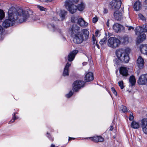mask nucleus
<instances>
[{"mask_svg":"<svg viewBox=\"0 0 147 147\" xmlns=\"http://www.w3.org/2000/svg\"><path fill=\"white\" fill-rule=\"evenodd\" d=\"M29 13L28 11L11 7L8 11V19L5 20L3 22V26L6 28L12 26L18 20H19L18 22L20 23L25 22L29 17Z\"/></svg>","mask_w":147,"mask_h":147,"instance_id":"f257e3e1","label":"nucleus"},{"mask_svg":"<svg viewBox=\"0 0 147 147\" xmlns=\"http://www.w3.org/2000/svg\"><path fill=\"white\" fill-rule=\"evenodd\" d=\"M69 33L73 38V41L75 43H82L84 38L82 33L80 32V27L76 24H74L70 28Z\"/></svg>","mask_w":147,"mask_h":147,"instance_id":"f03ea898","label":"nucleus"},{"mask_svg":"<svg viewBox=\"0 0 147 147\" xmlns=\"http://www.w3.org/2000/svg\"><path fill=\"white\" fill-rule=\"evenodd\" d=\"M130 51L129 48L125 50L118 49L116 50L115 53L118 59L122 62L128 63L129 60V54Z\"/></svg>","mask_w":147,"mask_h":147,"instance_id":"7ed1b4c3","label":"nucleus"},{"mask_svg":"<svg viewBox=\"0 0 147 147\" xmlns=\"http://www.w3.org/2000/svg\"><path fill=\"white\" fill-rule=\"evenodd\" d=\"M78 52V51L75 50L71 52L68 55V59L69 62L67 63L64 68L63 73V75L64 76H67L69 75V67L70 66L71 64V62H70L74 60L76 55Z\"/></svg>","mask_w":147,"mask_h":147,"instance_id":"20e7f679","label":"nucleus"},{"mask_svg":"<svg viewBox=\"0 0 147 147\" xmlns=\"http://www.w3.org/2000/svg\"><path fill=\"white\" fill-rule=\"evenodd\" d=\"M120 43V41L118 38L115 37H111L108 40L107 45L111 48H116L119 47Z\"/></svg>","mask_w":147,"mask_h":147,"instance_id":"39448f33","label":"nucleus"},{"mask_svg":"<svg viewBox=\"0 0 147 147\" xmlns=\"http://www.w3.org/2000/svg\"><path fill=\"white\" fill-rule=\"evenodd\" d=\"M65 5L66 9L71 13L73 14L76 12L77 6L74 5L71 1H66L65 2Z\"/></svg>","mask_w":147,"mask_h":147,"instance_id":"423d86ee","label":"nucleus"},{"mask_svg":"<svg viewBox=\"0 0 147 147\" xmlns=\"http://www.w3.org/2000/svg\"><path fill=\"white\" fill-rule=\"evenodd\" d=\"M71 21L73 22L77 23L80 26L84 27H86L88 25V23L86 22L82 18H80L77 19L74 17H72L71 19Z\"/></svg>","mask_w":147,"mask_h":147,"instance_id":"0eeeda50","label":"nucleus"},{"mask_svg":"<svg viewBox=\"0 0 147 147\" xmlns=\"http://www.w3.org/2000/svg\"><path fill=\"white\" fill-rule=\"evenodd\" d=\"M121 4V0H113L109 3L110 7L115 10L119 9Z\"/></svg>","mask_w":147,"mask_h":147,"instance_id":"6e6552de","label":"nucleus"},{"mask_svg":"<svg viewBox=\"0 0 147 147\" xmlns=\"http://www.w3.org/2000/svg\"><path fill=\"white\" fill-rule=\"evenodd\" d=\"M84 84V82L80 80H77L75 81L73 84V90L75 92L78 91L83 86Z\"/></svg>","mask_w":147,"mask_h":147,"instance_id":"1a4fd4ad","label":"nucleus"},{"mask_svg":"<svg viewBox=\"0 0 147 147\" xmlns=\"http://www.w3.org/2000/svg\"><path fill=\"white\" fill-rule=\"evenodd\" d=\"M147 32V24L143 25L142 26L137 27L135 30V32L137 35H140L141 32Z\"/></svg>","mask_w":147,"mask_h":147,"instance_id":"9d476101","label":"nucleus"},{"mask_svg":"<svg viewBox=\"0 0 147 147\" xmlns=\"http://www.w3.org/2000/svg\"><path fill=\"white\" fill-rule=\"evenodd\" d=\"M138 83L140 85H145L147 83V74L141 75L138 81Z\"/></svg>","mask_w":147,"mask_h":147,"instance_id":"9b49d317","label":"nucleus"},{"mask_svg":"<svg viewBox=\"0 0 147 147\" xmlns=\"http://www.w3.org/2000/svg\"><path fill=\"white\" fill-rule=\"evenodd\" d=\"M141 126L144 133L147 134V119H144L141 121Z\"/></svg>","mask_w":147,"mask_h":147,"instance_id":"f8f14e48","label":"nucleus"},{"mask_svg":"<svg viewBox=\"0 0 147 147\" xmlns=\"http://www.w3.org/2000/svg\"><path fill=\"white\" fill-rule=\"evenodd\" d=\"M144 59L140 56H138L137 61V64L140 69L144 67Z\"/></svg>","mask_w":147,"mask_h":147,"instance_id":"ddd939ff","label":"nucleus"},{"mask_svg":"<svg viewBox=\"0 0 147 147\" xmlns=\"http://www.w3.org/2000/svg\"><path fill=\"white\" fill-rule=\"evenodd\" d=\"M128 69L125 67H121L119 69L120 73L123 76H126L128 75Z\"/></svg>","mask_w":147,"mask_h":147,"instance_id":"4468645a","label":"nucleus"},{"mask_svg":"<svg viewBox=\"0 0 147 147\" xmlns=\"http://www.w3.org/2000/svg\"><path fill=\"white\" fill-rule=\"evenodd\" d=\"M85 78L86 82L92 81L94 79L93 73L91 72H88L86 75Z\"/></svg>","mask_w":147,"mask_h":147,"instance_id":"2eb2a0df","label":"nucleus"},{"mask_svg":"<svg viewBox=\"0 0 147 147\" xmlns=\"http://www.w3.org/2000/svg\"><path fill=\"white\" fill-rule=\"evenodd\" d=\"M141 52L144 55H147V44H142L140 46Z\"/></svg>","mask_w":147,"mask_h":147,"instance_id":"dca6fc26","label":"nucleus"},{"mask_svg":"<svg viewBox=\"0 0 147 147\" xmlns=\"http://www.w3.org/2000/svg\"><path fill=\"white\" fill-rule=\"evenodd\" d=\"M123 28L122 26L118 23L114 24L113 26V29L117 32L120 31L121 29H123Z\"/></svg>","mask_w":147,"mask_h":147,"instance_id":"f3484780","label":"nucleus"},{"mask_svg":"<svg viewBox=\"0 0 147 147\" xmlns=\"http://www.w3.org/2000/svg\"><path fill=\"white\" fill-rule=\"evenodd\" d=\"M146 38V34L143 33L141 35H139L137 38V42L140 43L144 40Z\"/></svg>","mask_w":147,"mask_h":147,"instance_id":"a211bd4d","label":"nucleus"},{"mask_svg":"<svg viewBox=\"0 0 147 147\" xmlns=\"http://www.w3.org/2000/svg\"><path fill=\"white\" fill-rule=\"evenodd\" d=\"M122 13L119 11H116L114 13V16L115 19L117 20H121L122 18Z\"/></svg>","mask_w":147,"mask_h":147,"instance_id":"6ab92c4d","label":"nucleus"},{"mask_svg":"<svg viewBox=\"0 0 147 147\" xmlns=\"http://www.w3.org/2000/svg\"><path fill=\"white\" fill-rule=\"evenodd\" d=\"M58 14L61 20H63L65 18V16L67 14V12L64 10H61Z\"/></svg>","mask_w":147,"mask_h":147,"instance_id":"aec40b11","label":"nucleus"},{"mask_svg":"<svg viewBox=\"0 0 147 147\" xmlns=\"http://www.w3.org/2000/svg\"><path fill=\"white\" fill-rule=\"evenodd\" d=\"M93 141L95 142H102L104 141L103 138L101 136H96L90 138Z\"/></svg>","mask_w":147,"mask_h":147,"instance_id":"412c9836","label":"nucleus"},{"mask_svg":"<svg viewBox=\"0 0 147 147\" xmlns=\"http://www.w3.org/2000/svg\"><path fill=\"white\" fill-rule=\"evenodd\" d=\"M141 3L139 1L135 2L134 4L133 7L134 10L136 11L139 10L141 7Z\"/></svg>","mask_w":147,"mask_h":147,"instance_id":"4be33fe9","label":"nucleus"},{"mask_svg":"<svg viewBox=\"0 0 147 147\" xmlns=\"http://www.w3.org/2000/svg\"><path fill=\"white\" fill-rule=\"evenodd\" d=\"M131 127L135 129L139 128L140 127V125L139 122L136 121H133L131 123Z\"/></svg>","mask_w":147,"mask_h":147,"instance_id":"5701e85b","label":"nucleus"},{"mask_svg":"<svg viewBox=\"0 0 147 147\" xmlns=\"http://www.w3.org/2000/svg\"><path fill=\"white\" fill-rule=\"evenodd\" d=\"M85 5L84 3L81 2L80 4H78L77 7V9L80 11H82L85 8Z\"/></svg>","mask_w":147,"mask_h":147,"instance_id":"b1692460","label":"nucleus"},{"mask_svg":"<svg viewBox=\"0 0 147 147\" xmlns=\"http://www.w3.org/2000/svg\"><path fill=\"white\" fill-rule=\"evenodd\" d=\"M92 39V43L94 45V46H95L96 45L97 48L99 49V45L97 44V41L96 40V37L94 36V35H93Z\"/></svg>","mask_w":147,"mask_h":147,"instance_id":"393cba45","label":"nucleus"},{"mask_svg":"<svg viewBox=\"0 0 147 147\" xmlns=\"http://www.w3.org/2000/svg\"><path fill=\"white\" fill-rule=\"evenodd\" d=\"M82 32L84 35L85 38V39H87L88 38L89 35V32L86 29H83L82 31Z\"/></svg>","mask_w":147,"mask_h":147,"instance_id":"a878e982","label":"nucleus"},{"mask_svg":"<svg viewBox=\"0 0 147 147\" xmlns=\"http://www.w3.org/2000/svg\"><path fill=\"white\" fill-rule=\"evenodd\" d=\"M130 83L131 84L132 86H133L135 84L136 80L134 77L133 76H131L129 79Z\"/></svg>","mask_w":147,"mask_h":147,"instance_id":"bb28decb","label":"nucleus"},{"mask_svg":"<svg viewBox=\"0 0 147 147\" xmlns=\"http://www.w3.org/2000/svg\"><path fill=\"white\" fill-rule=\"evenodd\" d=\"M119 109L120 111H121L124 113L127 111V109L126 107L123 105H121L120 106L119 108Z\"/></svg>","mask_w":147,"mask_h":147,"instance_id":"cd10ccee","label":"nucleus"},{"mask_svg":"<svg viewBox=\"0 0 147 147\" xmlns=\"http://www.w3.org/2000/svg\"><path fill=\"white\" fill-rule=\"evenodd\" d=\"M5 16V14L3 11L0 10V20H2Z\"/></svg>","mask_w":147,"mask_h":147,"instance_id":"c85d7f7f","label":"nucleus"},{"mask_svg":"<svg viewBox=\"0 0 147 147\" xmlns=\"http://www.w3.org/2000/svg\"><path fill=\"white\" fill-rule=\"evenodd\" d=\"M107 40V38H104L102 39L100 42V44L101 45H103L105 44Z\"/></svg>","mask_w":147,"mask_h":147,"instance_id":"c756f323","label":"nucleus"},{"mask_svg":"<svg viewBox=\"0 0 147 147\" xmlns=\"http://www.w3.org/2000/svg\"><path fill=\"white\" fill-rule=\"evenodd\" d=\"M37 8L40 10L41 11H46L47 10V9L44 8L43 7L40 6V5H38L37 6Z\"/></svg>","mask_w":147,"mask_h":147,"instance_id":"7c9ffc66","label":"nucleus"},{"mask_svg":"<svg viewBox=\"0 0 147 147\" xmlns=\"http://www.w3.org/2000/svg\"><path fill=\"white\" fill-rule=\"evenodd\" d=\"M119 86L122 89L124 87L123 83V81L119 82H118Z\"/></svg>","mask_w":147,"mask_h":147,"instance_id":"2f4dec72","label":"nucleus"},{"mask_svg":"<svg viewBox=\"0 0 147 147\" xmlns=\"http://www.w3.org/2000/svg\"><path fill=\"white\" fill-rule=\"evenodd\" d=\"M139 18L143 21L145 20H146L145 17L141 14L140 13L138 14Z\"/></svg>","mask_w":147,"mask_h":147,"instance_id":"473e14b6","label":"nucleus"},{"mask_svg":"<svg viewBox=\"0 0 147 147\" xmlns=\"http://www.w3.org/2000/svg\"><path fill=\"white\" fill-rule=\"evenodd\" d=\"M15 113H14L13 116V117L12 119L9 122V123L10 124V123H11L13 122H14V121H15V120L17 118L15 117Z\"/></svg>","mask_w":147,"mask_h":147,"instance_id":"72a5a7b5","label":"nucleus"},{"mask_svg":"<svg viewBox=\"0 0 147 147\" xmlns=\"http://www.w3.org/2000/svg\"><path fill=\"white\" fill-rule=\"evenodd\" d=\"M73 94V92L71 91L68 93L66 95V97L67 98H69Z\"/></svg>","mask_w":147,"mask_h":147,"instance_id":"f704fd0d","label":"nucleus"},{"mask_svg":"<svg viewBox=\"0 0 147 147\" xmlns=\"http://www.w3.org/2000/svg\"><path fill=\"white\" fill-rule=\"evenodd\" d=\"M111 90L112 92L116 96L117 95V92H116L115 90L113 88H111Z\"/></svg>","mask_w":147,"mask_h":147,"instance_id":"c9c22d12","label":"nucleus"},{"mask_svg":"<svg viewBox=\"0 0 147 147\" xmlns=\"http://www.w3.org/2000/svg\"><path fill=\"white\" fill-rule=\"evenodd\" d=\"M47 136L50 139L53 140V139L51 136L48 133H47Z\"/></svg>","mask_w":147,"mask_h":147,"instance_id":"e433bc0d","label":"nucleus"},{"mask_svg":"<svg viewBox=\"0 0 147 147\" xmlns=\"http://www.w3.org/2000/svg\"><path fill=\"white\" fill-rule=\"evenodd\" d=\"M98 21L97 17H94L93 18L92 22L94 23Z\"/></svg>","mask_w":147,"mask_h":147,"instance_id":"4c0bfd02","label":"nucleus"},{"mask_svg":"<svg viewBox=\"0 0 147 147\" xmlns=\"http://www.w3.org/2000/svg\"><path fill=\"white\" fill-rule=\"evenodd\" d=\"M127 29L128 30H129V31L131 30V29L132 30H133L134 29V27H132L131 26H127Z\"/></svg>","mask_w":147,"mask_h":147,"instance_id":"58836bf2","label":"nucleus"},{"mask_svg":"<svg viewBox=\"0 0 147 147\" xmlns=\"http://www.w3.org/2000/svg\"><path fill=\"white\" fill-rule=\"evenodd\" d=\"M3 31V30L2 27L0 26V34L2 33Z\"/></svg>","mask_w":147,"mask_h":147,"instance_id":"ea45409f","label":"nucleus"},{"mask_svg":"<svg viewBox=\"0 0 147 147\" xmlns=\"http://www.w3.org/2000/svg\"><path fill=\"white\" fill-rule=\"evenodd\" d=\"M134 118V116H133L131 114H130V116L129 117V120H132Z\"/></svg>","mask_w":147,"mask_h":147,"instance_id":"a19ab883","label":"nucleus"},{"mask_svg":"<svg viewBox=\"0 0 147 147\" xmlns=\"http://www.w3.org/2000/svg\"><path fill=\"white\" fill-rule=\"evenodd\" d=\"M98 33H99V31L98 30H97L95 32V36H94L96 37V39L97 38V37L98 36Z\"/></svg>","mask_w":147,"mask_h":147,"instance_id":"79ce46f5","label":"nucleus"},{"mask_svg":"<svg viewBox=\"0 0 147 147\" xmlns=\"http://www.w3.org/2000/svg\"><path fill=\"white\" fill-rule=\"evenodd\" d=\"M113 129V127L112 125H111V126L109 127V130L110 131L112 130Z\"/></svg>","mask_w":147,"mask_h":147,"instance_id":"37998d69","label":"nucleus"},{"mask_svg":"<svg viewBox=\"0 0 147 147\" xmlns=\"http://www.w3.org/2000/svg\"><path fill=\"white\" fill-rule=\"evenodd\" d=\"M125 39V42H126V41H128V38L127 37H125V38H124V40Z\"/></svg>","mask_w":147,"mask_h":147,"instance_id":"c03bdc74","label":"nucleus"},{"mask_svg":"<svg viewBox=\"0 0 147 147\" xmlns=\"http://www.w3.org/2000/svg\"><path fill=\"white\" fill-rule=\"evenodd\" d=\"M145 5H146V8L147 9V0H146L144 2Z\"/></svg>","mask_w":147,"mask_h":147,"instance_id":"a18cd8bd","label":"nucleus"},{"mask_svg":"<svg viewBox=\"0 0 147 147\" xmlns=\"http://www.w3.org/2000/svg\"><path fill=\"white\" fill-rule=\"evenodd\" d=\"M75 139V138H71L70 137H69V140H71V139Z\"/></svg>","mask_w":147,"mask_h":147,"instance_id":"49530a36","label":"nucleus"},{"mask_svg":"<svg viewBox=\"0 0 147 147\" xmlns=\"http://www.w3.org/2000/svg\"><path fill=\"white\" fill-rule=\"evenodd\" d=\"M87 64V63L86 62H84L82 63L83 65H86Z\"/></svg>","mask_w":147,"mask_h":147,"instance_id":"de8ad7c7","label":"nucleus"},{"mask_svg":"<svg viewBox=\"0 0 147 147\" xmlns=\"http://www.w3.org/2000/svg\"><path fill=\"white\" fill-rule=\"evenodd\" d=\"M109 20H108V22H107V26H109Z\"/></svg>","mask_w":147,"mask_h":147,"instance_id":"09e8293b","label":"nucleus"},{"mask_svg":"<svg viewBox=\"0 0 147 147\" xmlns=\"http://www.w3.org/2000/svg\"><path fill=\"white\" fill-rule=\"evenodd\" d=\"M55 147V145H54V144H52L51 145V147Z\"/></svg>","mask_w":147,"mask_h":147,"instance_id":"8fccbe9b","label":"nucleus"},{"mask_svg":"<svg viewBox=\"0 0 147 147\" xmlns=\"http://www.w3.org/2000/svg\"><path fill=\"white\" fill-rule=\"evenodd\" d=\"M39 20V18L38 17H37V18H36L35 20Z\"/></svg>","mask_w":147,"mask_h":147,"instance_id":"3c124183","label":"nucleus"},{"mask_svg":"<svg viewBox=\"0 0 147 147\" xmlns=\"http://www.w3.org/2000/svg\"><path fill=\"white\" fill-rule=\"evenodd\" d=\"M107 10H106V9H105V10H104V12H105V13H106L107 12Z\"/></svg>","mask_w":147,"mask_h":147,"instance_id":"603ef678","label":"nucleus"},{"mask_svg":"<svg viewBox=\"0 0 147 147\" xmlns=\"http://www.w3.org/2000/svg\"><path fill=\"white\" fill-rule=\"evenodd\" d=\"M52 27H54V26H53H53H52Z\"/></svg>","mask_w":147,"mask_h":147,"instance_id":"864d4df0","label":"nucleus"},{"mask_svg":"<svg viewBox=\"0 0 147 147\" xmlns=\"http://www.w3.org/2000/svg\"><path fill=\"white\" fill-rule=\"evenodd\" d=\"M87 138H86V139H87Z\"/></svg>","mask_w":147,"mask_h":147,"instance_id":"5fc2aeb1","label":"nucleus"}]
</instances>
